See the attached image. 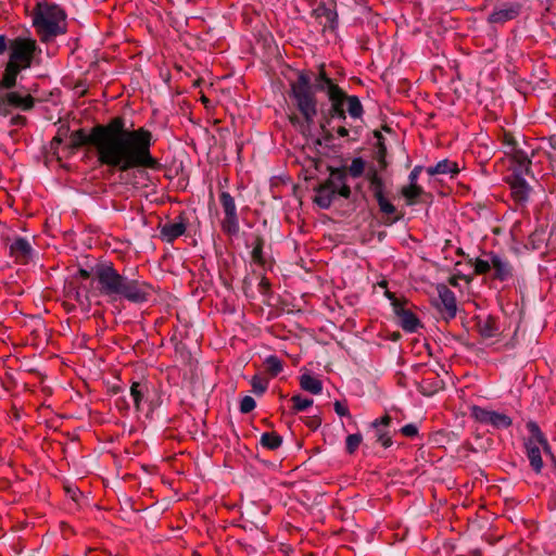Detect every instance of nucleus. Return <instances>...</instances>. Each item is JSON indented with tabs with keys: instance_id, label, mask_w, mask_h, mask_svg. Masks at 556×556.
I'll use <instances>...</instances> for the list:
<instances>
[{
	"instance_id": "1",
	"label": "nucleus",
	"mask_w": 556,
	"mask_h": 556,
	"mask_svg": "<svg viewBox=\"0 0 556 556\" xmlns=\"http://www.w3.org/2000/svg\"><path fill=\"white\" fill-rule=\"evenodd\" d=\"M92 141L98 161L121 172L137 167L155 169L160 165L150 152L152 134L144 128H126L122 117L93 127Z\"/></svg>"
},
{
	"instance_id": "2",
	"label": "nucleus",
	"mask_w": 556,
	"mask_h": 556,
	"mask_svg": "<svg viewBox=\"0 0 556 556\" xmlns=\"http://www.w3.org/2000/svg\"><path fill=\"white\" fill-rule=\"evenodd\" d=\"M318 91L327 96L329 100L327 109H345L346 105L349 94L327 74L324 65L320 66L314 79L307 73L300 72L296 79L290 81L289 98L307 126L314 123L318 113L316 97Z\"/></svg>"
},
{
	"instance_id": "3",
	"label": "nucleus",
	"mask_w": 556,
	"mask_h": 556,
	"mask_svg": "<svg viewBox=\"0 0 556 556\" xmlns=\"http://www.w3.org/2000/svg\"><path fill=\"white\" fill-rule=\"evenodd\" d=\"M78 275L83 279H91L98 295L105 298L109 303L128 301L141 304L149 301L152 286L147 281L121 274L112 262H99L91 271L80 268Z\"/></svg>"
},
{
	"instance_id": "4",
	"label": "nucleus",
	"mask_w": 556,
	"mask_h": 556,
	"mask_svg": "<svg viewBox=\"0 0 556 556\" xmlns=\"http://www.w3.org/2000/svg\"><path fill=\"white\" fill-rule=\"evenodd\" d=\"M9 53L8 64L26 71L41 63L42 49L29 34H21L12 39L0 35V55Z\"/></svg>"
},
{
	"instance_id": "5",
	"label": "nucleus",
	"mask_w": 556,
	"mask_h": 556,
	"mask_svg": "<svg viewBox=\"0 0 556 556\" xmlns=\"http://www.w3.org/2000/svg\"><path fill=\"white\" fill-rule=\"evenodd\" d=\"M31 16L33 26L42 42H49L67 31V15L64 9L55 3L48 1L38 2L33 10Z\"/></svg>"
},
{
	"instance_id": "6",
	"label": "nucleus",
	"mask_w": 556,
	"mask_h": 556,
	"mask_svg": "<svg viewBox=\"0 0 556 556\" xmlns=\"http://www.w3.org/2000/svg\"><path fill=\"white\" fill-rule=\"evenodd\" d=\"M527 429L530 432V438L525 442L526 454L533 471L540 473L543 468L541 447L545 453H551V446L538 424L529 421Z\"/></svg>"
},
{
	"instance_id": "7",
	"label": "nucleus",
	"mask_w": 556,
	"mask_h": 556,
	"mask_svg": "<svg viewBox=\"0 0 556 556\" xmlns=\"http://www.w3.org/2000/svg\"><path fill=\"white\" fill-rule=\"evenodd\" d=\"M34 106L35 98L23 86L0 97V113L3 115L10 114L11 108L27 112Z\"/></svg>"
},
{
	"instance_id": "8",
	"label": "nucleus",
	"mask_w": 556,
	"mask_h": 556,
	"mask_svg": "<svg viewBox=\"0 0 556 556\" xmlns=\"http://www.w3.org/2000/svg\"><path fill=\"white\" fill-rule=\"evenodd\" d=\"M219 202L225 214L222 220L223 231L229 236H237L240 230V225L233 197L227 191H222L219 193Z\"/></svg>"
},
{
	"instance_id": "9",
	"label": "nucleus",
	"mask_w": 556,
	"mask_h": 556,
	"mask_svg": "<svg viewBox=\"0 0 556 556\" xmlns=\"http://www.w3.org/2000/svg\"><path fill=\"white\" fill-rule=\"evenodd\" d=\"M471 417L476 421L491 426L494 429H507L513 424L508 415L495 410H488L477 405L471 407Z\"/></svg>"
},
{
	"instance_id": "10",
	"label": "nucleus",
	"mask_w": 556,
	"mask_h": 556,
	"mask_svg": "<svg viewBox=\"0 0 556 556\" xmlns=\"http://www.w3.org/2000/svg\"><path fill=\"white\" fill-rule=\"evenodd\" d=\"M522 4L518 1H503L493 7L488 16V23L503 25L517 18L521 13Z\"/></svg>"
},
{
	"instance_id": "11",
	"label": "nucleus",
	"mask_w": 556,
	"mask_h": 556,
	"mask_svg": "<svg viewBox=\"0 0 556 556\" xmlns=\"http://www.w3.org/2000/svg\"><path fill=\"white\" fill-rule=\"evenodd\" d=\"M187 226L188 218L185 213H180L175 219L160 227V238L165 242L172 243L186 232Z\"/></svg>"
},
{
	"instance_id": "12",
	"label": "nucleus",
	"mask_w": 556,
	"mask_h": 556,
	"mask_svg": "<svg viewBox=\"0 0 556 556\" xmlns=\"http://www.w3.org/2000/svg\"><path fill=\"white\" fill-rule=\"evenodd\" d=\"M9 254L18 264H28L35 254V251L26 238L17 237L12 242L7 243Z\"/></svg>"
},
{
	"instance_id": "13",
	"label": "nucleus",
	"mask_w": 556,
	"mask_h": 556,
	"mask_svg": "<svg viewBox=\"0 0 556 556\" xmlns=\"http://www.w3.org/2000/svg\"><path fill=\"white\" fill-rule=\"evenodd\" d=\"M439 299L435 302L438 309L443 318L448 321L456 316L457 305L454 292L446 286L441 285L438 288Z\"/></svg>"
},
{
	"instance_id": "14",
	"label": "nucleus",
	"mask_w": 556,
	"mask_h": 556,
	"mask_svg": "<svg viewBox=\"0 0 556 556\" xmlns=\"http://www.w3.org/2000/svg\"><path fill=\"white\" fill-rule=\"evenodd\" d=\"M394 314L399 319V325L406 332L414 333L422 327L416 314L405 308L403 304H394Z\"/></svg>"
},
{
	"instance_id": "15",
	"label": "nucleus",
	"mask_w": 556,
	"mask_h": 556,
	"mask_svg": "<svg viewBox=\"0 0 556 556\" xmlns=\"http://www.w3.org/2000/svg\"><path fill=\"white\" fill-rule=\"evenodd\" d=\"M390 424L391 417L389 415H386L381 418H377L370 424V427L375 431L377 442H379L386 448L390 447L393 444V441L389 435L388 431Z\"/></svg>"
},
{
	"instance_id": "16",
	"label": "nucleus",
	"mask_w": 556,
	"mask_h": 556,
	"mask_svg": "<svg viewBox=\"0 0 556 556\" xmlns=\"http://www.w3.org/2000/svg\"><path fill=\"white\" fill-rule=\"evenodd\" d=\"M149 392V384L142 381H134L130 386V396L134 402V406L137 412L141 410V404L143 401L149 403L150 412L152 413L155 405L153 401L148 400L147 394Z\"/></svg>"
},
{
	"instance_id": "17",
	"label": "nucleus",
	"mask_w": 556,
	"mask_h": 556,
	"mask_svg": "<svg viewBox=\"0 0 556 556\" xmlns=\"http://www.w3.org/2000/svg\"><path fill=\"white\" fill-rule=\"evenodd\" d=\"M23 71L10 64H5L3 74L0 78V97L9 91L16 90L17 77Z\"/></svg>"
},
{
	"instance_id": "18",
	"label": "nucleus",
	"mask_w": 556,
	"mask_h": 556,
	"mask_svg": "<svg viewBox=\"0 0 556 556\" xmlns=\"http://www.w3.org/2000/svg\"><path fill=\"white\" fill-rule=\"evenodd\" d=\"M476 328L479 334L484 339H491L500 333V327L495 317H477Z\"/></svg>"
},
{
	"instance_id": "19",
	"label": "nucleus",
	"mask_w": 556,
	"mask_h": 556,
	"mask_svg": "<svg viewBox=\"0 0 556 556\" xmlns=\"http://www.w3.org/2000/svg\"><path fill=\"white\" fill-rule=\"evenodd\" d=\"M523 176L525 175L513 174V179L510 181L511 194L519 203H526L531 191V188Z\"/></svg>"
},
{
	"instance_id": "20",
	"label": "nucleus",
	"mask_w": 556,
	"mask_h": 556,
	"mask_svg": "<svg viewBox=\"0 0 556 556\" xmlns=\"http://www.w3.org/2000/svg\"><path fill=\"white\" fill-rule=\"evenodd\" d=\"M491 263L494 269L493 278L500 281H506L513 276V267L510 263L500 255L491 252Z\"/></svg>"
},
{
	"instance_id": "21",
	"label": "nucleus",
	"mask_w": 556,
	"mask_h": 556,
	"mask_svg": "<svg viewBox=\"0 0 556 556\" xmlns=\"http://www.w3.org/2000/svg\"><path fill=\"white\" fill-rule=\"evenodd\" d=\"M551 238L552 232L547 233V227L544 225H539L529 235L527 247L531 248L532 250H540L547 244Z\"/></svg>"
},
{
	"instance_id": "22",
	"label": "nucleus",
	"mask_w": 556,
	"mask_h": 556,
	"mask_svg": "<svg viewBox=\"0 0 556 556\" xmlns=\"http://www.w3.org/2000/svg\"><path fill=\"white\" fill-rule=\"evenodd\" d=\"M426 172L429 176L450 175L451 177H454L458 174L459 168L456 162L444 159L438 162L434 166L427 167Z\"/></svg>"
},
{
	"instance_id": "23",
	"label": "nucleus",
	"mask_w": 556,
	"mask_h": 556,
	"mask_svg": "<svg viewBox=\"0 0 556 556\" xmlns=\"http://www.w3.org/2000/svg\"><path fill=\"white\" fill-rule=\"evenodd\" d=\"M511 154L513 162L515 164L514 173L515 175H529L531 160L528 153L521 149H517Z\"/></svg>"
},
{
	"instance_id": "24",
	"label": "nucleus",
	"mask_w": 556,
	"mask_h": 556,
	"mask_svg": "<svg viewBox=\"0 0 556 556\" xmlns=\"http://www.w3.org/2000/svg\"><path fill=\"white\" fill-rule=\"evenodd\" d=\"M334 197H336V194H334V191H333V187H331L330 185L325 184V185H321V186L318 187L317 194L315 197L314 202L320 208L327 210V208H329L331 206Z\"/></svg>"
},
{
	"instance_id": "25",
	"label": "nucleus",
	"mask_w": 556,
	"mask_h": 556,
	"mask_svg": "<svg viewBox=\"0 0 556 556\" xmlns=\"http://www.w3.org/2000/svg\"><path fill=\"white\" fill-rule=\"evenodd\" d=\"M300 386L304 391H307L312 394H319L323 391L321 381L309 374H303L301 376Z\"/></svg>"
},
{
	"instance_id": "26",
	"label": "nucleus",
	"mask_w": 556,
	"mask_h": 556,
	"mask_svg": "<svg viewBox=\"0 0 556 556\" xmlns=\"http://www.w3.org/2000/svg\"><path fill=\"white\" fill-rule=\"evenodd\" d=\"M85 144L93 147L92 132L87 135L84 129L73 131L70 136L68 147L73 150L78 149Z\"/></svg>"
},
{
	"instance_id": "27",
	"label": "nucleus",
	"mask_w": 556,
	"mask_h": 556,
	"mask_svg": "<svg viewBox=\"0 0 556 556\" xmlns=\"http://www.w3.org/2000/svg\"><path fill=\"white\" fill-rule=\"evenodd\" d=\"M367 179L370 184V189L372 191L374 198L378 199L379 197H383L386 184L383 178L377 173V170L372 169L370 173H368Z\"/></svg>"
},
{
	"instance_id": "28",
	"label": "nucleus",
	"mask_w": 556,
	"mask_h": 556,
	"mask_svg": "<svg viewBox=\"0 0 556 556\" xmlns=\"http://www.w3.org/2000/svg\"><path fill=\"white\" fill-rule=\"evenodd\" d=\"M320 113L324 119L321 128H325L326 125H330L331 121L333 119L345 123L348 115L345 109H325L324 106L321 108Z\"/></svg>"
},
{
	"instance_id": "29",
	"label": "nucleus",
	"mask_w": 556,
	"mask_h": 556,
	"mask_svg": "<svg viewBox=\"0 0 556 556\" xmlns=\"http://www.w3.org/2000/svg\"><path fill=\"white\" fill-rule=\"evenodd\" d=\"M345 111L353 119H361L363 117L364 108L357 96H348Z\"/></svg>"
},
{
	"instance_id": "30",
	"label": "nucleus",
	"mask_w": 556,
	"mask_h": 556,
	"mask_svg": "<svg viewBox=\"0 0 556 556\" xmlns=\"http://www.w3.org/2000/svg\"><path fill=\"white\" fill-rule=\"evenodd\" d=\"M260 443L263 447L275 451L282 444V437L275 432H264L261 435Z\"/></svg>"
},
{
	"instance_id": "31",
	"label": "nucleus",
	"mask_w": 556,
	"mask_h": 556,
	"mask_svg": "<svg viewBox=\"0 0 556 556\" xmlns=\"http://www.w3.org/2000/svg\"><path fill=\"white\" fill-rule=\"evenodd\" d=\"M316 11L318 12V15L326 18L325 27L331 30H334L338 27V13L334 10L320 5Z\"/></svg>"
},
{
	"instance_id": "32",
	"label": "nucleus",
	"mask_w": 556,
	"mask_h": 556,
	"mask_svg": "<svg viewBox=\"0 0 556 556\" xmlns=\"http://www.w3.org/2000/svg\"><path fill=\"white\" fill-rule=\"evenodd\" d=\"M422 193L424 189L419 185L409 184L402 189V194L406 199L408 205L414 204Z\"/></svg>"
},
{
	"instance_id": "33",
	"label": "nucleus",
	"mask_w": 556,
	"mask_h": 556,
	"mask_svg": "<svg viewBox=\"0 0 556 556\" xmlns=\"http://www.w3.org/2000/svg\"><path fill=\"white\" fill-rule=\"evenodd\" d=\"M263 245H264V240L261 237H257L255 240V245L253 247V250L251 252V257L255 264H257L262 267H265L266 260H265L264 253H263Z\"/></svg>"
},
{
	"instance_id": "34",
	"label": "nucleus",
	"mask_w": 556,
	"mask_h": 556,
	"mask_svg": "<svg viewBox=\"0 0 556 556\" xmlns=\"http://www.w3.org/2000/svg\"><path fill=\"white\" fill-rule=\"evenodd\" d=\"M440 389V381L435 379H422L418 387V391L426 395L431 396Z\"/></svg>"
},
{
	"instance_id": "35",
	"label": "nucleus",
	"mask_w": 556,
	"mask_h": 556,
	"mask_svg": "<svg viewBox=\"0 0 556 556\" xmlns=\"http://www.w3.org/2000/svg\"><path fill=\"white\" fill-rule=\"evenodd\" d=\"M366 162L362 157H354L348 168V173L353 178H359L364 175Z\"/></svg>"
},
{
	"instance_id": "36",
	"label": "nucleus",
	"mask_w": 556,
	"mask_h": 556,
	"mask_svg": "<svg viewBox=\"0 0 556 556\" xmlns=\"http://www.w3.org/2000/svg\"><path fill=\"white\" fill-rule=\"evenodd\" d=\"M363 441V435L361 433H353L346 437L345 439V451L348 454L352 455L354 454L357 448L359 447V444Z\"/></svg>"
},
{
	"instance_id": "37",
	"label": "nucleus",
	"mask_w": 556,
	"mask_h": 556,
	"mask_svg": "<svg viewBox=\"0 0 556 556\" xmlns=\"http://www.w3.org/2000/svg\"><path fill=\"white\" fill-rule=\"evenodd\" d=\"M331 178L327 185H330L331 187H338L342 184H346L348 173L344 168H336L331 170Z\"/></svg>"
},
{
	"instance_id": "38",
	"label": "nucleus",
	"mask_w": 556,
	"mask_h": 556,
	"mask_svg": "<svg viewBox=\"0 0 556 556\" xmlns=\"http://www.w3.org/2000/svg\"><path fill=\"white\" fill-rule=\"evenodd\" d=\"M291 401L293 403V410L294 413L298 412H304L308 407L313 405V399L309 397H302L300 394L293 395L291 397Z\"/></svg>"
},
{
	"instance_id": "39",
	"label": "nucleus",
	"mask_w": 556,
	"mask_h": 556,
	"mask_svg": "<svg viewBox=\"0 0 556 556\" xmlns=\"http://www.w3.org/2000/svg\"><path fill=\"white\" fill-rule=\"evenodd\" d=\"M489 255L491 256V253ZM469 262L475 267V273L477 275L488 274L492 268L491 258L490 260H481V258L471 260L470 258Z\"/></svg>"
},
{
	"instance_id": "40",
	"label": "nucleus",
	"mask_w": 556,
	"mask_h": 556,
	"mask_svg": "<svg viewBox=\"0 0 556 556\" xmlns=\"http://www.w3.org/2000/svg\"><path fill=\"white\" fill-rule=\"evenodd\" d=\"M265 364H266V368L268 370V372L271 375V376H277L279 375L281 371H282V363L281 361L275 356V355H270L268 356L266 359H265Z\"/></svg>"
},
{
	"instance_id": "41",
	"label": "nucleus",
	"mask_w": 556,
	"mask_h": 556,
	"mask_svg": "<svg viewBox=\"0 0 556 556\" xmlns=\"http://www.w3.org/2000/svg\"><path fill=\"white\" fill-rule=\"evenodd\" d=\"M376 201L383 214L390 216L396 212V207L386 198V195L379 197Z\"/></svg>"
},
{
	"instance_id": "42",
	"label": "nucleus",
	"mask_w": 556,
	"mask_h": 556,
	"mask_svg": "<svg viewBox=\"0 0 556 556\" xmlns=\"http://www.w3.org/2000/svg\"><path fill=\"white\" fill-rule=\"evenodd\" d=\"M255 406H256V402L250 395L243 396L242 400L240 401V412L242 414H248V413L252 412L255 408Z\"/></svg>"
},
{
	"instance_id": "43",
	"label": "nucleus",
	"mask_w": 556,
	"mask_h": 556,
	"mask_svg": "<svg viewBox=\"0 0 556 556\" xmlns=\"http://www.w3.org/2000/svg\"><path fill=\"white\" fill-rule=\"evenodd\" d=\"M503 147L506 148V153L510 154L516 151L518 148L516 139L508 134L504 135L503 138Z\"/></svg>"
},
{
	"instance_id": "44",
	"label": "nucleus",
	"mask_w": 556,
	"mask_h": 556,
	"mask_svg": "<svg viewBox=\"0 0 556 556\" xmlns=\"http://www.w3.org/2000/svg\"><path fill=\"white\" fill-rule=\"evenodd\" d=\"M251 383L256 394H263L267 389V382L257 376L253 377Z\"/></svg>"
},
{
	"instance_id": "45",
	"label": "nucleus",
	"mask_w": 556,
	"mask_h": 556,
	"mask_svg": "<svg viewBox=\"0 0 556 556\" xmlns=\"http://www.w3.org/2000/svg\"><path fill=\"white\" fill-rule=\"evenodd\" d=\"M115 406L124 416H127L130 410V404L125 395H122L115 400Z\"/></svg>"
},
{
	"instance_id": "46",
	"label": "nucleus",
	"mask_w": 556,
	"mask_h": 556,
	"mask_svg": "<svg viewBox=\"0 0 556 556\" xmlns=\"http://www.w3.org/2000/svg\"><path fill=\"white\" fill-rule=\"evenodd\" d=\"M333 191L336 195L338 194L344 199H350L352 193L351 188L348 184H342L341 186L333 187Z\"/></svg>"
},
{
	"instance_id": "47",
	"label": "nucleus",
	"mask_w": 556,
	"mask_h": 556,
	"mask_svg": "<svg viewBox=\"0 0 556 556\" xmlns=\"http://www.w3.org/2000/svg\"><path fill=\"white\" fill-rule=\"evenodd\" d=\"M333 408L337 415H339L340 417H350V410L344 403L336 401L333 404Z\"/></svg>"
},
{
	"instance_id": "48",
	"label": "nucleus",
	"mask_w": 556,
	"mask_h": 556,
	"mask_svg": "<svg viewBox=\"0 0 556 556\" xmlns=\"http://www.w3.org/2000/svg\"><path fill=\"white\" fill-rule=\"evenodd\" d=\"M401 432L405 437L413 438V437L417 435L418 428L414 424H407L404 427H402Z\"/></svg>"
},
{
	"instance_id": "49",
	"label": "nucleus",
	"mask_w": 556,
	"mask_h": 556,
	"mask_svg": "<svg viewBox=\"0 0 556 556\" xmlns=\"http://www.w3.org/2000/svg\"><path fill=\"white\" fill-rule=\"evenodd\" d=\"M424 167L421 165H416L413 170L408 175L409 184L417 185L418 177L422 172Z\"/></svg>"
},
{
	"instance_id": "50",
	"label": "nucleus",
	"mask_w": 556,
	"mask_h": 556,
	"mask_svg": "<svg viewBox=\"0 0 556 556\" xmlns=\"http://www.w3.org/2000/svg\"><path fill=\"white\" fill-rule=\"evenodd\" d=\"M27 123V118L23 115H15L10 118L9 125L10 126H16V127H23Z\"/></svg>"
},
{
	"instance_id": "51",
	"label": "nucleus",
	"mask_w": 556,
	"mask_h": 556,
	"mask_svg": "<svg viewBox=\"0 0 556 556\" xmlns=\"http://www.w3.org/2000/svg\"><path fill=\"white\" fill-rule=\"evenodd\" d=\"M384 153H386V147L382 142L379 143V163L382 168L387 166V163L384 161Z\"/></svg>"
},
{
	"instance_id": "52",
	"label": "nucleus",
	"mask_w": 556,
	"mask_h": 556,
	"mask_svg": "<svg viewBox=\"0 0 556 556\" xmlns=\"http://www.w3.org/2000/svg\"><path fill=\"white\" fill-rule=\"evenodd\" d=\"M386 296L390 300V303L392 305V307L394 308V304H403L396 296L394 293L390 292V291H386Z\"/></svg>"
},
{
	"instance_id": "53",
	"label": "nucleus",
	"mask_w": 556,
	"mask_h": 556,
	"mask_svg": "<svg viewBox=\"0 0 556 556\" xmlns=\"http://www.w3.org/2000/svg\"><path fill=\"white\" fill-rule=\"evenodd\" d=\"M68 132H70V128L67 126L63 125L59 128L56 136H60L64 139L65 137H67Z\"/></svg>"
},
{
	"instance_id": "54",
	"label": "nucleus",
	"mask_w": 556,
	"mask_h": 556,
	"mask_svg": "<svg viewBox=\"0 0 556 556\" xmlns=\"http://www.w3.org/2000/svg\"><path fill=\"white\" fill-rule=\"evenodd\" d=\"M337 134L339 137H342V138H345L349 136L350 131L349 129H346L344 126H340L338 129H337Z\"/></svg>"
},
{
	"instance_id": "55",
	"label": "nucleus",
	"mask_w": 556,
	"mask_h": 556,
	"mask_svg": "<svg viewBox=\"0 0 556 556\" xmlns=\"http://www.w3.org/2000/svg\"><path fill=\"white\" fill-rule=\"evenodd\" d=\"M63 142V138L60 136H55L51 142L52 149H55L58 146H60Z\"/></svg>"
},
{
	"instance_id": "56",
	"label": "nucleus",
	"mask_w": 556,
	"mask_h": 556,
	"mask_svg": "<svg viewBox=\"0 0 556 556\" xmlns=\"http://www.w3.org/2000/svg\"><path fill=\"white\" fill-rule=\"evenodd\" d=\"M399 220L397 217H394V218H391V217H387L386 220L383 222L384 225L387 226H391L393 225L394 223H396Z\"/></svg>"
},
{
	"instance_id": "57",
	"label": "nucleus",
	"mask_w": 556,
	"mask_h": 556,
	"mask_svg": "<svg viewBox=\"0 0 556 556\" xmlns=\"http://www.w3.org/2000/svg\"><path fill=\"white\" fill-rule=\"evenodd\" d=\"M112 392H113L114 394H117V393H123V392H124V390H123V388H122V387H118V386H117V387H113V388H112Z\"/></svg>"
},
{
	"instance_id": "58",
	"label": "nucleus",
	"mask_w": 556,
	"mask_h": 556,
	"mask_svg": "<svg viewBox=\"0 0 556 556\" xmlns=\"http://www.w3.org/2000/svg\"><path fill=\"white\" fill-rule=\"evenodd\" d=\"M260 286H261L262 288H269V282H268L265 278H263V279L261 280Z\"/></svg>"
},
{
	"instance_id": "59",
	"label": "nucleus",
	"mask_w": 556,
	"mask_h": 556,
	"mask_svg": "<svg viewBox=\"0 0 556 556\" xmlns=\"http://www.w3.org/2000/svg\"><path fill=\"white\" fill-rule=\"evenodd\" d=\"M319 424H320L319 421H312L309 424V427L313 428V429H316L319 426Z\"/></svg>"
},
{
	"instance_id": "60",
	"label": "nucleus",
	"mask_w": 556,
	"mask_h": 556,
	"mask_svg": "<svg viewBox=\"0 0 556 556\" xmlns=\"http://www.w3.org/2000/svg\"><path fill=\"white\" fill-rule=\"evenodd\" d=\"M75 299H76V301H78L79 303H83V301H81V295H80V293H79V292H76Z\"/></svg>"
},
{
	"instance_id": "61",
	"label": "nucleus",
	"mask_w": 556,
	"mask_h": 556,
	"mask_svg": "<svg viewBox=\"0 0 556 556\" xmlns=\"http://www.w3.org/2000/svg\"><path fill=\"white\" fill-rule=\"evenodd\" d=\"M291 122H292L293 124L298 123V122H299V117H293V118H291Z\"/></svg>"
},
{
	"instance_id": "62",
	"label": "nucleus",
	"mask_w": 556,
	"mask_h": 556,
	"mask_svg": "<svg viewBox=\"0 0 556 556\" xmlns=\"http://www.w3.org/2000/svg\"><path fill=\"white\" fill-rule=\"evenodd\" d=\"M458 255H465L464 251L462 249L458 250L457 252Z\"/></svg>"
}]
</instances>
